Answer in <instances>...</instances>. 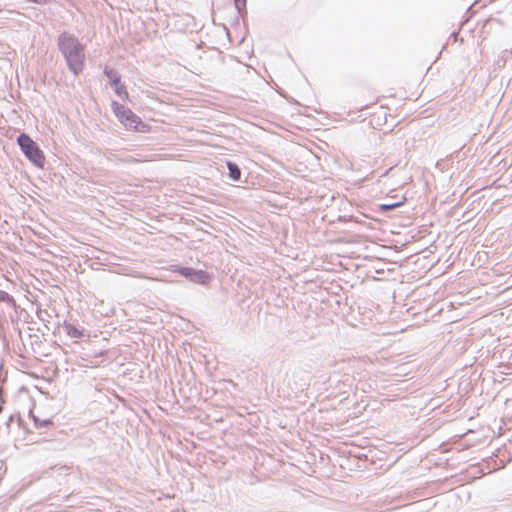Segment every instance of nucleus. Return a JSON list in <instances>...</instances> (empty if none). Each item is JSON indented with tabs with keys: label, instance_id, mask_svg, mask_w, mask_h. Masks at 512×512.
I'll use <instances>...</instances> for the list:
<instances>
[{
	"label": "nucleus",
	"instance_id": "nucleus-1",
	"mask_svg": "<svg viewBox=\"0 0 512 512\" xmlns=\"http://www.w3.org/2000/svg\"><path fill=\"white\" fill-rule=\"evenodd\" d=\"M58 46L69 68L74 74H79L83 70L85 60L83 45L73 35L64 32L59 36Z\"/></svg>",
	"mask_w": 512,
	"mask_h": 512
},
{
	"label": "nucleus",
	"instance_id": "nucleus-2",
	"mask_svg": "<svg viewBox=\"0 0 512 512\" xmlns=\"http://www.w3.org/2000/svg\"><path fill=\"white\" fill-rule=\"evenodd\" d=\"M111 106L115 116L126 129L139 133H148L151 131L150 125L143 122L142 119L128 107L116 101H112Z\"/></svg>",
	"mask_w": 512,
	"mask_h": 512
},
{
	"label": "nucleus",
	"instance_id": "nucleus-3",
	"mask_svg": "<svg viewBox=\"0 0 512 512\" xmlns=\"http://www.w3.org/2000/svg\"><path fill=\"white\" fill-rule=\"evenodd\" d=\"M17 142L22 152L34 165L40 168L44 166L45 156L38 144L29 135L22 133L19 135Z\"/></svg>",
	"mask_w": 512,
	"mask_h": 512
},
{
	"label": "nucleus",
	"instance_id": "nucleus-4",
	"mask_svg": "<svg viewBox=\"0 0 512 512\" xmlns=\"http://www.w3.org/2000/svg\"><path fill=\"white\" fill-rule=\"evenodd\" d=\"M176 271L194 283L206 285L211 280V276L203 270H194L188 267H180Z\"/></svg>",
	"mask_w": 512,
	"mask_h": 512
},
{
	"label": "nucleus",
	"instance_id": "nucleus-5",
	"mask_svg": "<svg viewBox=\"0 0 512 512\" xmlns=\"http://www.w3.org/2000/svg\"><path fill=\"white\" fill-rule=\"evenodd\" d=\"M104 74L108 77L112 87L122 83L121 77L112 69L105 68Z\"/></svg>",
	"mask_w": 512,
	"mask_h": 512
},
{
	"label": "nucleus",
	"instance_id": "nucleus-6",
	"mask_svg": "<svg viewBox=\"0 0 512 512\" xmlns=\"http://www.w3.org/2000/svg\"><path fill=\"white\" fill-rule=\"evenodd\" d=\"M227 167L229 170V176L235 181L239 180L241 177V170L239 167L232 162H228Z\"/></svg>",
	"mask_w": 512,
	"mask_h": 512
},
{
	"label": "nucleus",
	"instance_id": "nucleus-7",
	"mask_svg": "<svg viewBox=\"0 0 512 512\" xmlns=\"http://www.w3.org/2000/svg\"><path fill=\"white\" fill-rule=\"evenodd\" d=\"M65 332L68 336H70L72 338H81L83 336L82 331H80L78 328H76L72 324L65 325Z\"/></svg>",
	"mask_w": 512,
	"mask_h": 512
},
{
	"label": "nucleus",
	"instance_id": "nucleus-8",
	"mask_svg": "<svg viewBox=\"0 0 512 512\" xmlns=\"http://www.w3.org/2000/svg\"><path fill=\"white\" fill-rule=\"evenodd\" d=\"M115 93L123 100H129V93L123 83L113 86Z\"/></svg>",
	"mask_w": 512,
	"mask_h": 512
},
{
	"label": "nucleus",
	"instance_id": "nucleus-9",
	"mask_svg": "<svg viewBox=\"0 0 512 512\" xmlns=\"http://www.w3.org/2000/svg\"><path fill=\"white\" fill-rule=\"evenodd\" d=\"M403 204H404V201H399V202H395V203L381 204L379 206V208H380L381 211H388V210H392V209H395L397 207H400Z\"/></svg>",
	"mask_w": 512,
	"mask_h": 512
},
{
	"label": "nucleus",
	"instance_id": "nucleus-10",
	"mask_svg": "<svg viewBox=\"0 0 512 512\" xmlns=\"http://www.w3.org/2000/svg\"><path fill=\"white\" fill-rule=\"evenodd\" d=\"M235 4H236L237 8L240 9L241 7H245L246 0H235Z\"/></svg>",
	"mask_w": 512,
	"mask_h": 512
},
{
	"label": "nucleus",
	"instance_id": "nucleus-11",
	"mask_svg": "<svg viewBox=\"0 0 512 512\" xmlns=\"http://www.w3.org/2000/svg\"><path fill=\"white\" fill-rule=\"evenodd\" d=\"M7 294L4 291H0V302L5 301Z\"/></svg>",
	"mask_w": 512,
	"mask_h": 512
}]
</instances>
